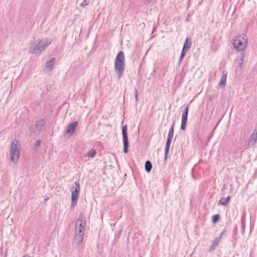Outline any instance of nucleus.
<instances>
[{
	"mask_svg": "<svg viewBox=\"0 0 257 257\" xmlns=\"http://www.w3.org/2000/svg\"><path fill=\"white\" fill-rule=\"evenodd\" d=\"M78 124V123L77 121H74L69 124L67 126V130L66 131V133L70 135H72L77 127Z\"/></svg>",
	"mask_w": 257,
	"mask_h": 257,
	"instance_id": "nucleus-12",
	"label": "nucleus"
},
{
	"mask_svg": "<svg viewBox=\"0 0 257 257\" xmlns=\"http://www.w3.org/2000/svg\"><path fill=\"white\" fill-rule=\"evenodd\" d=\"M125 56L122 51L119 52L115 60L114 69L118 79L122 77L125 70Z\"/></svg>",
	"mask_w": 257,
	"mask_h": 257,
	"instance_id": "nucleus-3",
	"label": "nucleus"
},
{
	"mask_svg": "<svg viewBox=\"0 0 257 257\" xmlns=\"http://www.w3.org/2000/svg\"><path fill=\"white\" fill-rule=\"evenodd\" d=\"M220 241V238H215L213 242V244L209 249V251L211 252L213 251L215 248L218 245Z\"/></svg>",
	"mask_w": 257,
	"mask_h": 257,
	"instance_id": "nucleus-16",
	"label": "nucleus"
},
{
	"mask_svg": "<svg viewBox=\"0 0 257 257\" xmlns=\"http://www.w3.org/2000/svg\"><path fill=\"white\" fill-rule=\"evenodd\" d=\"M257 141V130H254L252 134L250 136L248 139V145L253 146H254Z\"/></svg>",
	"mask_w": 257,
	"mask_h": 257,
	"instance_id": "nucleus-11",
	"label": "nucleus"
},
{
	"mask_svg": "<svg viewBox=\"0 0 257 257\" xmlns=\"http://www.w3.org/2000/svg\"><path fill=\"white\" fill-rule=\"evenodd\" d=\"M41 142L39 140H37L35 143V146L39 147L40 145Z\"/></svg>",
	"mask_w": 257,
	"mask_h": 257,
	"instance_id": "nucleus-25",
	"label": "nucleus"
},
{
	"mask_svg": "<svg viewBox=\"0 0 257 257\" xmlns=\"http://www.w3.org/2000/svg\"><path fill=\"white\" fill-rule=\"evenodd\" d=\"M74 184L75 185V189L72 191L71 193V207H74L76 205L80 191V186L79 182H75Z\"/></svg>",
	"mask_w": 257,
	"mask_h": 257,
	"instance_id": "nucleus-6",
	"label": "nucleus"
},
{
	"mask_svg": "<svg viewBox=\"0 0 257 257\" xmlns=\"http://www.w3.org/2000/svg\"><path fill=\"white\" fill-rule=\"evenodd\" d=\"M189 110V105L185 107L184 111L182 114L181 129L184 130L187 121V116Z\"/></svg>",
	"mask_w": 257,
	"mask_h": 257,
	"instance_id": "nucleus-10",
	"label": "nucleus"
},
{
	"mask_svg": "<svg viewBox=\"0 0 257 257\" xmlns=\"http://www.w3.org/2000/svg\"><path fill=\"white\" fill-rule=\"evenodd\" d=\"M46 122L44 119L40 120L37 122H36L35 125L34 126H32L30 128V131L31 132H33L36 133L37 131L40 132V131L42 129V128L45 125Z\"/></svg>",
	"mask_w": 257,
	"mask_h": 257,
	"instance_id": "nucleus-9",
	"label": "nucleus"
},
{
	"mask_svg": "<svg viewBox=\"0 0 257 257\" xmlns=\"http://www.w3.org/2000/svg\"><path fill=\"white\" fill-rule=\"evenodd\" d=\"M247 37L245 34L238 35L233 40V46L237 51H244L247 46Z\"/></svg>",
	"mask_w": 257,
	"mask_h": 257,
	"instance_id": "nucleus-4",
	"label": "nucleus"
},
{
	"mask_svg": "<svg viewBox=\"0 0 257 257\" xmlns=\"http://www.w3.org/2000/svg\"><path fill=\"white\" fill-rule=\"evenodd\" d=\"M23 257H30V256L28 254H26Z\"/></svg>",
	"mask_w": 257,
	"mask_h": 257,
	"instance_id": "nucleus-28",
	"label": "nucleus"
},
{
	"mask_svg": "<svg viewBox=\"0 0 257 257\" xmlns=\"http://www.w3.org/2000/svg\"><path fill=\"white\" fill-rule=\"evenodd\" d=\"M226 77H227V74L223 73V74L221 76V79H220L219 83V86L220 87L225 86L226 83Z\"/></svg>",
	"mask_w": 257,
	"mask_h": 257,
	"instance_id": "nucleus-15",
	"label": "nucleus"
},
{
	"mask_svg": "<svg viewBox=\"0 0 257 257\" xmlns=\"http://www.w3.org/2000/svg\"><path fill=\"white\" fill-rule=\"evenodd\" d=\"M152 168V165L151 162L149 160L146 161L145 163V169L146 172H150Z\"/></svg>",
	"mask_w": 257,
	"mask_h": 257,
	"instance_id": "nucleus-18",
	"label": "nucleus"
},
{
	"mask_svg": "<svg viewBox=\"0 0 257 257\" xmlns=\"http://www.w3.org/2000/svg\"><path fill=\"white\" fill-rule=\"evenodd\" d=\"M52 40L50 38H45L32 43L28 49L30 54H40L44 51L51 43Z\"/></svg>",
	"mask_w": 257,
	"mask_h": 257,
	"instance_id": "nucleus-2",
	"label": "nucleus"
},
{
	"mask_svg": "<svg viewBox=\"0 0 257 257\" xmlns=\"http://www.w3.org/2000/svg\"><path fill=\"white\" fill-rule=\"evenodd\" d=\"M55 62V58H52L46 63V68L47 69V71H49L52 69Z\"/></svg>",
	"mask_w": 257,
	"mask_h": 257,
	"instance_id": "nucleus-13",
	"label": "nucleus"
},
{
	"mask_svg": "<svg viewBox=\"0 0 257 257\" xmlns=\"http://www.w3.org/2000/svg\"><path fill=\"white\" fill-rule=\"evenodd\" d=\"M10 160L14 164H17L20 156V147L18 140L14 139L11 146L10 151Z\"/></svg>",
	"mask_w": 257,
	"mask_h": 257,
	"instance_id": "nucleus-5",
	"label": "nucleus"
},
{
	"mask_svg": "<svg viewBox=\"0 0 257 257\" xmlns=\"http://www.w3.org/2000/svg\"><path fill=\"white\" fill-rule=\"evenodd\" d=\"M191 39L189 38H187L185 41L183 48L184 50H189L191 48Z\"/></svg>",
	"mask_w": 257,
	"mask_h": 257,
	"instance_id": "nucleus-14",
	"label": "nucleus"
},
{
	"mask_svg": "<svg viewBox=\"0 0 257 257\" xmlns=\"http://www.w3.org/2000/svg\"><path fill=\"white\" fill-rule=\"evenodd\" d=\"M145 1L147 3H151L152 1V0H145Z\"/></svg>",
	"mask_w": 257,
	"mask_h": 257,
	"instance_id": "nucleus-27",
	"label": "nucleus"
},
{
	"mask_svg": "<svg viewBox=\"0 0 257 257\" xmlns=\"http://www.w3.org/2000/svg\"><path fill=\"white\" fill-rule=\"evenodd\" d=\"M220 218V216L218 214H216L213 216L212 221L213 223H216L217 221L219 220Z\"/></svg>",
	"mask_w": 257,
	"mask_h": 257,
	"instance_id": "nucleus-22",
	"label": "nucleus"
},
{
	"mask_svg": "<svg viewBox=\"0 0 257 257\" xmlns=\"http://www.w3.org/2000/svg\"><path fill=\"white\" fill-rule=\"evenodd\" d=\"M135 97L136 99V101L138 102V91L135 88Z\"/></svg>",
	"mask_w": 257,
	"mask_h": 257,
	"instance_id": "nucleus-24",
	"label": "nucleus"
},
{
	"mask_svg": "<svg viewBox=\"0 0 257 257\" xmlns=\"http://www.w3.org/2000/svg\"><path fill=\"white\" fill-rule=\"evenodd\" d=\"M187 51H188V50H184L183 48L182 49L181 54L180 55V59L179 61V64H180L182 62V61L183 58L184 57V56H185L186 53Z\"/></svg>",
	"mask_w": 257,
	"mask_h": 257,
	"instance_id": "nucleus-20",
	"label": "nucleus"
},
{
	"mask_svg": "<svg viewBox=\"0 0 257 257\" xmlns=\"http://www.w3.org/2000/svg\"><path fill=\"white\" fill-rule=\"evenodd\" d=\"M230 199V197L229 196L226 198H222L219 200V204L226 206L228 204Z\"/></svg>",
	"mask_w": 257,
	"mask_h": 257,
	"instance_id": "nucleus-17",
	"label": "nucleus"
},
{
	"mask_svg": "<svg viewBox=\"0 0 257 257\" xmlns=\"http://www.w3.org/2000/svg\"><path fill=\"white\" fill-rule=\"evenodd\" d=\"M89 3V0H83V2L81 4V7L87 6Z\"/></svg>",
	"mask_w": 257,
	"mask_h": 257,
	"instance_id": "nucleus-23",
	"label": "nucleus"
},
{
	"mask_svg": "<svg viewBox=\"0 0 257 257\" xmlns=\"http://www.w3.org/2000/svg\"><path fill=\"white\" fill-rule=\"evenodd\" d=\"M223 233H224V232H222L220 234V236L218 237V238H220V240L221 239V238H222L223 235Z\"/></svg>",
	"mask_w": 257,
	"mask_h": 257,
	"instance_id": "nucleus-26",
	"label": "nucleus"
},
{
	"mask_svg": "<svg viewBox=\"0 0 257 257\" xmlns=\"http://www.w3.org/2000/svg\"><path fill=\"white\" fill-rule=\"evenodd\" d=\"M85 219L82 214H80L76 223L75 228V243L80 245L83 241L85 230Z\"/></svg>",
	"mask_w": 257,
	"mask_h": 257,
	"instance_id": "nucleus-1",
	"label": "nucleus"
},
{
	"mask_svg": "<svg viewBox=\"0 0 257 257\" xmlns=\"http://www.w3.org/2000/svg\"><path fill=\"white\" fill-rule=\"evenodd\" d=\"M48 199H49V198H48V197H47V198H45V200H44L45 202H46V201H47Z\"/></svg>",
	"mask_w": 257,
	"mask_h": 257,
	"instance_id": "nucleus-29",
	"label": "nucleus"
},
{
	"mask_svg": "<svg viewBox=\"0 0 257 257\" xmlns=\"http://www.w3.org/2000/svg\"><path fill=\"white\" fill-rule=\"evenodd\" d=\"M245 53H242L241 54V56H240V59L239 60V63H238V66L240 67V68H241L242 65H243V60H244V58L245 57Z\"/></svg>",
	"mask_w": 257,
	"mask_h": 257,
	"instance_id": "nucleus-19",
	"label": "nucleus"
},
{
	"mask_svg": "<svg viewBox=\"0 0 257 257\" xmlns=\"http://www.w3.org/2000/svg\"><path fill=\"white\" fill-rule=\"evenodd\" d=\"M122 133L124 146L123 151L125 153H127L128 152V148L129 147L127 125H124L122 127Z\"/></svg>",
	"mask_w": 257,
	"mask_h": 257,
	"instance_id": "nucleus-8",
	"label": "nucleus"
},
{
	"mask_svg": "<svg viewBox=\"0 0 257 257\" xmlns=\"http://www.w3.org/2000/svg\"><path fill=\"white\" fill-rule=\"evenodd\" d=\"M173 134H174V123L172 124L171 127L170 128L168 134L167 141L166 143V145H165V153H164V159H166L167 158V154L169 152L170 144L171 143L172 139L173 136Z\"/></svg>",
	"mask_w": 257,
	"mask_h": 257,
	"instance_id": "nucleus-7",
	"label": "nucleus"
},
{
	"mask_svg": "<svg viewBox=\"0 0 257 257\" xmlns=\"http://www.w3.org/2000/svg\"><path fill=\"white\" fill-rule=\"evenodd\" d=\"M96 154V152L95 150L94 149H91L90 151H89L87 154V156L89 157L92 158L95 156V155Z\"/></svg>",
	"mask_w": 257,
	"mask_h": 257,
	"instance_id": "nucleus-21",
	"label": "nucleus"
}]
</instances>
